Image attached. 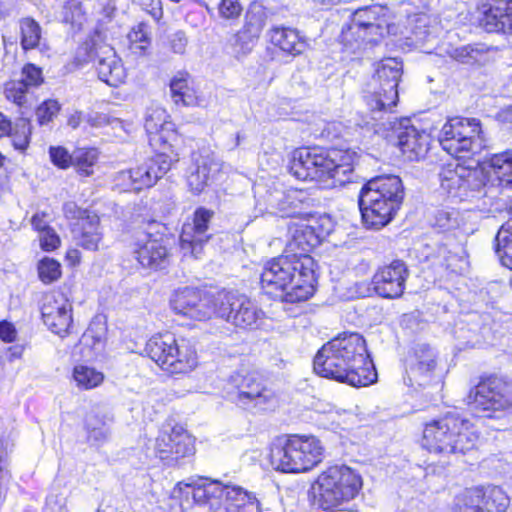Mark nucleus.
I'll list each match as a JSON object with an SVG mask.
<instances>
[{
	"instance_id": "obj_1",
	"label": "nucleus",
	"mask_w": 512,
	"mask_h": 512,
	"mask_svg": "<svg viewBox=\"0 0 512 512\" xmlns=\"http://www.w3.org/2000/svg\"><path fill=\"white\" fill-rule=\"evenodd\" d=\"M313 367L321 377L354 387L368 386L377 379L366 341L356 332H344L324 344L314 358Z\"/></svg>"
},
{
	"instance_id": "obj_2",
	"label": "nucleus",
	"mask_w": 512,
	"mask_h": 512,
	"mask_svg": "<svg viewBox=\"0 0 512 512\" xmlns=\"http://www.w3.org/2000/svg\"><path fill=\"white\" fill-rule=\"evenodd\" d=\"M265 293L285 302H300L315 291V262L310 255L286 254L269 260L261 272Z\"/></svg>"
},
{
	"instance_id": "obj_3",
	"label": "nucleus",
	"mask_w": 512,
	"mask_h": 512,
	"mask_svg": "<svg viewBox=\"0 0 512 512\" xmlns=\"http://www.w3.org/2000/svg\"><path fill=\"white\" fill-rule=\"evenodd\" d=\"M355 153L348 150L300 148L293 152L289 170L299 180H313L324 188H336L350 182Z\"/></svg>"
},
{
	"instance_id": "obj_4",
	"label": "nucleus",
	"mask_w": 512,
	"mask_h": 512,
	"mask_svg": "<svg viewBox=\"0 0 512 512\" xmlns=\"http://www.w3.org/2000/svg\"><path fill=\"white\" fill-rule=\"evenodd\" d=\"M173 498L207 504L211 512H259L257 499L242 487L219 481H181L172 490Z\"/></svg>"
},
{
	"instance_id": "obj_5",
	"label": "nucleus",
	"mask_w": 512,
	"mask_h": 512,
	"mask_svg": "<svg viewBox=\"0 0 512 512\" xmlns=\"http://www.w3.org/2000/svg\"><path fill=\"white\" fill-rule=\"evenodd\" d=\"M404 187L395 175L369 180L359 194V208L367 228L379 230L388 225L401 207Z\"/></svg>"
},
{
	"instance_id": "obj_6",
	"label": "nucleus",
	"mask_w": 512,
	"mask_h": 512,
	"mask_svg": "<svg viewBox=\"0 0 512 512\" xmlns=\"http://www.w3.org/2000/svg\"><path fill=\"white\" fill-rule=\"evenodd\" d=\"M479 435L474 425L457 414H447L425 425L422 446L442 456L465 454L476 448Z\"/></svg>"
},
{
	"instance_id": "obj_7",
	"label": "nucleus",
	"mask_w": 512,
	"mask_h": 512,
	"mask_svg": "<svg viewBox=\"0 0 512 512\" xmlns=\"http://www.w3.org/2000/svg\"><path fill=\"white\" fill-rule=\"evenodd\" d=\"M148 356L169 374H187L198 366V355L191 342L166 332L153 335L146 343Z\"/></svg>"
},
{
	"instance_id": "obj_8",
	"label": "nucleus",
	"mask_w": 512,
	"mask_h": 512,
	"mask_svg": "<svg viewBox=\"0 0 512 512\" xmlns=\"http://www.w3.org/2000/svg\"><path fill=\"white\" fill-rule=\"evenodd\" d=\"M324 451V446L315 436L289 435L283 446L272 449L271 463L282 472H307L322 462Z\"/></svg>"
},
{
	"instance_id": "obj_9",
	"label": "nucleus",
	"mask_w": 512,
	"mask_h": 512,
	"mask_svg": "<svg viewBox=\"0 0 512 512\" xmlns=\"http://www.w3.org/2000/svg\"><path fill=\"white\" fill-rule=\"evenodd\" d=\"M362 486L359 474L347 466H332L322 472L312 489L322 509L339 507L353 499Z\"/></svg>"
},
{
	"instance_id": "obj_10",
	"label": "nucleus",
	"mask_w": 512,
	"mask_h": 512,
	"mask_svg": "<svg viewBox=\"0 0 512 512\" xmlns=\"http://www.w3.org/2000/svg\"><path fill=\"white\" fill-rule=\"evenodd\" d=\"M439 143L456 158L480 152L485 146L480 121L461 117L449 119L440 131Z\"/></svg>"
},
{
	"instance_id": "obj_11",
	"label": "nucleus",
	"mask_w": 512,
	"mask_h": 512,
	"mask_svg": "<svg viewBox=\"0 0 512 512\" xmlns=\"http://www.w3.org/2000/svg\"><path fill=\"white\" fill-rule=\"evenodd\" d=\"M403 72L402 63L396 58L382 60L364 94L371 111H391L397 105L398 84Z\"/></svg>"
},
{
	"instance_id": "obj_12",
	"label": "nucleus",
	"mask_w": 512,
	"mask_h": 512,
	"mask_svg": "<svg viewBox=\"0 0 512 512\" xmlns=\"http://www.w3.org/2000/svg\"><path fill=\"white\" fill-rule=\"evenodd\" d=\"M219 293L212 294L195 287H182L171 296L172 311L192 321H208L213 316L218 317Z\"/></svg>"
},
{
	"instance_id": "obj_13",
	"label": "nucleus",
	"mask_w": 512,
	"mask_h": 512,
	"mask_svg": "<svg viewBox=\"0 0 512 512\" xmlns=\"http://www.w3.org/2000/svg\"><path fill=\"white\" fill-rule=\"evenodd\" d=\"M218 317L242 330L259 328L265 320V312L255 301L236 292H219Z\"/></svg>"
},
{
	"instance_id": "obj_14",
	"label": "nucleus",
	"mask_w": 512,
	"mask_h": 512,
	"mask_svg": "<svg viewBox=\"0 0 512 512\" xmlns=\"http://www.w3.org/2000/svg\"><path fill=\"white\" fill-rule=\"evenodd\" d=\"M469 404L475 410L491 413L512 407V391L507 381L490 376L478 383L469 393Z\"/></svg>"
},
{
	"instance_id": "obj_15",
	"label": "nucleus",
	"mask_w": 512,
	"mask_h": 512,
	"mask_svg": "<svg viewBox=\"0 0 512 512\" xmlns=\"http://www.w3.org/2000/svg\"><path fill=\"white\" fill-rule=\"evenodd\" d=\"M178 153L162 151L156 154L144 165L118 174V180L128 185L132 190L140 191L153 186L158 179L165 175L178 162Z\"/></svg>"
},
{
	"instance_id": "obj_16",
	"label": "nucleus",
	"mask_w": 512,
	"mask_h": 512,
	"mask_svg": "<svg viewBox=\"0 0 512 512\" xmlns=\"http://www.w3.org/2000/svg\"><path fill=\"white\" fill-rule=\"evenodd\" d=\"M482 173L454 161L446 164L439 173L440 187L449 196L463 200L469 191L483 185Z\"/></svg>"
},
{
	"instance_id": "obj_17",
	"label": "nucleus",
	"mask_w": 512,
	"mask_h": 512,
	"mask_svg": "<svg viewBox=\"0 0 512 512\" xmlns=\"http://www.w3.org/2000/svg\"><path fill=\"white\" fill-rule=\"evenodd\" d=\"M155 453L165 465L175 466L194 453V440L181 426L162 429L156 438Z\"/></svg>"
},
{
	"instance_id": "obj_18",
	"label": "nucleus",
	"mask_w": 512,
	"mask_h": 512,
	"mask_svg": "<svg viewBox=\"0 0 512 512\" xmlns=\"http://www.w3.org/2000/svg\"><path fill=\"white\" fill-rule=\"evenodd\" d=\"M214 216L212 210L199 207L193 214L192 222L184 223L180 235V247L184 255L190 254L198 258L203 246L208 242L209 223Z\"/></svg>"
},
{
	"instance_id": "obj_19",
	"label": "nucleus",
	"mask_w": 512,
	"mask_h": 512,
	"mask_svg": "<svg viewBox=\"0 0 512 512\" xmlns=\"http://www.w3.org/2000/svg\"><path fill=\"white\" fill-rule=\"evenodd\" d=\"M134 259L143 267L162 268L168 259V252L162 241L146 231H136L129 245Z\"/></svg>"
},
{
	"instance_id": "obj_20",
	"label": "nucleus",
	"mask_w": 512,
	"mask_h": 512,
	"mask_svg": "<svg viewBox=\"0 0 512 512\" xmlns=\"http://www.w3.org/2000/svg\"><path fill=\"white\" fill-rule=\"evenodd\" d=\"M408 269L403 261L395 260L381 267L372 278V285L377 295L383 298H398L405 289Z\"/></svg>"
},
{
	"instance_id": "obj_21",
	"label": "nucleus",
	"mask_w": 512,
	"mask_h": 512,
	"mask_svg": "<svg viewBox=\"0 0 512 512\" xmlns=\"http://www.w3.org/2000/svg\"><path fill=\"white\" fill-rule=\"evenodd\" d=\"M144 127L146 132L151 135L150 141L152 144H163V151L168 153L174 151L172 147L179 137L175 124L170 120V116L164 108H149L146 112Z\"/></svg>"
},
{
	"instance_id": "obj_22",
	"label": "nucleus",
	"mask_w": 512,
	"mask_h": 512,
	"mask_svg": "<svg viewBox=\"0 0 512 512\" xmlns=\"http://www.w3.org/2000/svg\"><path fill=\"white\" fill-rule=\"evenodd\" d=\"M41 313L44 324L57 335H65L72 325V304L61 293L47 296Z\"/></svg>"
},
{
	"instance_id": "obj_23",
	"label": "nucleus",
	"mask_w": 512,
	"mask_h": 512,
	"mask_svg": "<svg viewBox=\"0 0 512 512\" xmlns=\"http://www.w3.org/2000/svg\"><path fill=\"white\" fill-rule=\"evenodd\" d=\"M221 161L212 153L194 156V168L187 177V183L194 194L204 191L205 187L219 179L222 171Z\"/></svg>"
},
{
	"instance_id": "obj_24",
	"label": "nucleus",
	"mask_w": 512,
	"mask_h": 512,
	"mask_svg": "<svg viewBox=\"0 0 512 512\" xmlns=\"http://www.w3.org/2000/svg\"><path fill=\"white\" fill-rule=\"evenodd\" d=\"M235 402L253 413L267 411L274 407L273 393L253 379H245L237 392Z\"/></svg>"
},
{
	"instance_id": "obj_25",
	"label": "nucleus",
	"mask_w": 512,
	"mask_h": 512,
	"mask_svg": "<svg viewBox=\"0 0 512 512\" xmlns=\"http://www.w3.org/2000/svg\"><path fill=\"white\" fill-rule=\"evenodd\" d=\"M169 87L176 105L205 107L208 104V99L197 89L193 77L186 71H178L171 78Z\"/></svg>"
},
{
	"instance_id": "obj_26",
	"label": "nucleus",
	"mask_w": 512,
	"mask_h": 512,
	"mask_svg": "<svg viewBox=\"0 0 512 512\" xmlns=\"http://www.w3.org/2000/svg\"><path fill=\"white\" fill-rule=\"evenodd\" d=\"M401 124L402 128L398 133V146L403 155L410 161L423 159L429 151L431 136L423 129L413 125Z\"/></svg>"
},
{
	"instance_id": "obj_27",
	"label": "nucleus",
	"mask_w": 512,
	"mask_h": 512,
	"mask_svg": "<svg viewBox=\"0 0 512 512\" xmlns=\"http://www.w3.org/2000/svg\"><path fill=\"white\" fill-rule=\"evenodd\" d=\"M481 23L488 32H502L512 37V0H491Z\"/></svg>"
},
{
	"instance_id": "obj_28",
	"label": "nucleus",
	"mask_w": 512,
	"mask_h": 512,
	"mask_svg": "<svg viewBox=\"0 0 512 512\" xmlns=\"http://www.w3.org/2000/svg\"><path fill=\"white\" fill-rule=\"evenodd\" d=\"M71 234L77 246L89 251L98 250L103 238L99 217L94 214L80 222L71 223Z\"/></svg>"
},
{
	"instance_id": "obj_29",
	"label": "nucleus",
	"mask_w": 512,
	"mask_h": 512,
	"mask_svg": "<svg viewBox=\"0 0 512 512\" xmlns=\"http://www.w3.org/2000/svg\"><path fill=\"white\" fill-rule=\"evenodd\" d=\"M96 70L101 81L110 86L117 87L126 78V70L121 59L111 47H105L102 55H98Z\"/></svg>"
},
{
	"instance_id": "obj_30",
	"label": "nucleus",
	"mask_w": 512,
	"mask_h": 512,
	"mask_svg": "<svg viewBox=\"0 0 512 512\" xmlns=\"http://www.w3.org/2000/svg\"><path fill=\"white\" fill-rule=\"evenodd\" d=\"M291 238L287 242V254L309 255L308 253L321 243L324 235L316 233L311 225L290 227Z\"/></svg>"
},
{
	"instance_id": "obj_31",
	"label": "nucleus",
	"mask_w": 512,
	"mask_h": 512,
	"mask_svg": "<svg viewBox=\"0 0 512 512\" xmlns=\"http://www.w3.org/2000/svg\"><path fill=\"white\" fill-rule=\"evenodd\" d=\"M268 35L275 47L292 56L300 55L307 47L306 39L294 28L273 27Z\"/></svg>"
},
{
	"instance_id": "obj_32",
	"label": "nucleus",
	"mask_w": 512,
	"mask_h": 512,
	"mask_svg": "<svg viewBox=\"0 0 512 512\" xmlns=\"http://www.w3.org/2000/svg\"><path fill=\"white\" fill-rule=\"evenodd\" d=\"M488 166L499 186L512 189V150L494 154L489 159Z\"/></svg>"
},
{
	"instance_id": "obj_33",
	"label": "nucleus",
	"mask_w": 512,
	"mask_h": 512,
	"mask_svg": "<svg viewBox=\"0 0 512 512\" xmlns=\"http://www.w3.org/2000/svg\"><path fill=\"white\" fill-rule=\"evenodd\" d=\"M261 32V26L246 23L244 27L230 39L232 53L236 57L248 54L254 47Z\"/></svg>"
},
{
	"instance_id": "obj_34",
	"label": "nucleus",
	"mask_w": 512,
	"mask_h": 512,
	"mask_svg": "<svg viewBox=\"0 0 512 512\" xmlns=\"http://www.w3.org/2000/svg\"><path fill=\"white\" fill-rule=\"evenodd\" d=\"M296 191H276L270 195L269 206L281 217H294L300 213L301 201Z\"/></svg>"
},
{
	"instance_id": "obj_35",
	"label": "nucleus",
	"mask_w": 512,
	"mask_h": 512,
	"mask_svg": "<svg viewBox=\"0 0 512 512\" xmlns=\"http://www.w3.org/2000/svg\"><path fill=\"white\" fill-rule=\"evenodd\" d=\"M104 378L103 372L86 364H77L72 370V381L80 390L94 389L103 383Z\"/></svg>"
},
{
	"instance_id": "obj_36",
	"label": "nucleus",
	"mask_w": 512,
	"mask_h": 512,
	"mask_svg": "<svg viewBox=\"0 0 512 512\" xmlns=\"http://www.w3.org/2000/svg\"><path fill=\"white\" fill-rule=\"evenodd\" d=\"M62 21L74 31H80L88 22L87 7L79 0H68L62 7Z\"/></svg>"
},
{
	"instance_id": "obj_37",
	"label": "nucleus",
	"mask_w": 512,
	"mask_h": 512,
	"mask_svg": "<svg viewBox=\"0 0 512 512\" xmlns=\"http://www.w3.org/2000/svg\"><path fill=\"white\" fill-rule=\"evenodd\" d=\"M484 496V486L466 489L456 496L455 509L458 512H484L481 507Z\"/></svg>"
},
{
	"instance_id": "obj_38",
	"label": "nucleus",
	"mask_w": 512,
	"mask_h": 512,
	"mask_svg": "<svg viewBox=\"0 0 512 512\" xmlns=\"http://www.w3.org/2000/svg\"><path fill=\"white\" fill-rule=\"evenodd\" d=\"M72 166L80 176L89 177L94 174V167L99 159V152L95 148H78L73 151Z\"/></svg>"
},
{
	"instance_id": "obj_39",
	"label": "nucleus",
	"mask_w": 512,
	"mask_h": 512,
	"mask_svg": "<svg viewBox=\"0 0 512 512\" xmlns=\"http://www.w3.org/2000/svg\"><path fill=\"white\" fill-rule=\"evenodd\" d=\"M495 240L502 264L512 270V220L501 226Z\"/></svg>"
},
{
	"instance_id": "obj_40",
	"label": "nucleus",
	"mask_w": 512,
	"mask_h": 512,
	"mask_svg": "<svg viewBox=\"0 0 512 512\" xmlns=\"http://www.w3.org/2000/svg\"><path fill=\"white\" fill-rule=\"evenodd\" d=\"M4 93L7 100L19 107H30L33 105V92L19 79L8 81L5 84Z\"/></svg>"
},
{
	"instance_id": "obj_41",
	"label": "nucleus",
	"mask_w": 512,
	"mask_h": 512,
	"mask_svg": "<svg viewBox=\"0 0 512 512\" xmlns=\"http://www.w3.org/2000/svg\"><path fill=\"white\" fill-rule=\"evenodd\" d=\"M485 496L482 506L484 512H504L509 506V498L505 491L494 485L484 486Z\"/></svg>"
},
{
	"instance_id": "obj_42",
	"label": "nucleus",
	"mask_w": 512,
	"mask_h": 512,
	"mask_svg": "<svg viewBox=\"0 0 512 512\" xmlns=\"http://www.w3.org/2000/svg\"><path fill=\"white\" fill-rule=\"evenodd\" d=\"M20 43L24 50L36 48L41 40V27L32 18L26 17L20 20Z\"/></svg>"
},
{
	"instance_id": "obj_43",
	"label": "nucleus",
	"mask_w": 512,
	"mask_h": 512,
	"mask_svg": "<svg viewBox=\"0 0 512 512\" xmlns=\"http://www.w3.org/2000/svg\"><path fill=\"white\" fill-rule=\"evenodd\" d=\"M130 49L133 53H143L150 45V31L147 24H137L128 34Z\"/></svg>"
},
{
	"instance_id": "obj_44",
	"label": "nucleus",
	"mask_w": 512,
	"mask_h": 512,
	"mask_svg": "<svg viewBox=\"0 0 512 512\" xmlns=\"http://www.w3.org/2000/svg\"><path fill=\"white\" fill-rule=\"evenodd\" d=\"M463 223V216L455 209L446 208L438 210L434 217V225L445 231L459 228Z\"/></svg>"
},
{
	"instance_id": "obj_45",
	"label": "nucleus",
	"mask_w": 512,
	"mask_h": 512,
	"mask_svg": "<svg viewBox=\"0 0 512 512\" xmlns=\"http://www.w3.org/2000/svg\"><path fill=\"white\" fill-rule=\"evenodd\" d=\"M31 134L30 122L26 119H20L16 125L13 133H10L12 144L16 150L25 151L29 145Z\"/></svg>"
},
{
	"instance_id": "obj_46",
	"label": "nucleus",
	"mask_w": 512,
	"mask_h": 512,
	"mask_svg": "<svg viewBox=\"0 0 512 512\" xmlns=\"http://www.w3.org/2000/svg\"><path fill=\"white\" fill-rule=\"evenodd\" d=\"M38 274L43 283L50 284L61 276V266L58 261L45 257L38 264Z\"/></svg>"
},
{
	"instance_id": "obj_47",
	"label": "nucleus",
	"mask_w": 512,
	"mask_h": 512,
	"mask_svg": "<svg viewBox=\"0 0 512 512\" xmlns=\"http://www.w3.org/2000/svg\"><path fill=\"white\" fill-rule=\"evenodd\" d=\"M447 54L458 62L468 64L477 61L481 52L471 45H465L448 49Z\"/></svg>"
},
{
	"instance_id": "obj_48",
	"label": "nucleus",
	"mask_w": 512,
	"mask_h": 512,
	"mask_svg": "<svg viewBox=\"0 0 512 512\" xmlns=\"http://www.w3.org/2000/svg\"><path fill=\"white\" fill-rule=\"evenodd\" d=\"M20 81L32 89L38 87L43 82L42 71L33 64H27L23 67Z\"/></svg>"
},
{
	"instance_id": "obj_49",
	"label": "nucleus",
	"mask_w": 512,
	"mask_h": 512,
	"mask_svg": "<svg viewBox=\"0 0 512 512\" xmlns=\"http://www.w3.org/2000/svg\"><path fill=\"white\" fill-rule=\"evenodd\" d=\"M60 110V105L56 100H47L43 102L36 111L37 119L40 125L48 124Z\"/></svg>"
},
{
	"instance_id": "obj_50",
	"label": "nucleus",
	"mask_w": 512,
	"mask_h": 512,
	"mask_svg": "<svg viewBox=\"0 0 512 512\" xmlns=\"http://www.w3.org/2000/svg\"><path fill=\"white\" fill-rule=\"evenodd\" d=\"M49 155L52 163L61 169H67L72 166L73 153L70 154L64 147H50Z\"/></svg>"
},
{
	"instance_id": "obj_51",
	"label": "nucleus",
	"mask_w": 512,
	"mask_h": 512,
	"mask_svg": "<svg viewBox=\"0 0 512 512\" xmlns=\"http://www.w3.org/2000/svg\"><path fill=\"white\" fill-rule=\"evenodd\" d=\"M218 12L223 19H236L241 15L242 5L238 0H222L218 5Z\"/></svg>"
},
{
	"instance_id": "obj_52",
	"label": "nucleus",
	"mask_w": 512,
	"mask_h": 512,
	"mask_svg": "<svg viewBox=\"0 0 512 512\" xmlns=\"http://www.w3.org/2000/svg\"><path fill=\"white\" fill-rule=\"evenodd\" d=\"M456 337L461 340L464 347H477L482 344V338L475 329L460 327L456 330Z\"/></svg>"
},
{
	"instance_id": "obj_53",
	"label": "nucleus",
	"mask_w": 512,
	"mask_h": 512,
	"mask_svg": "<svg viewBox=\"0 0 512 512\" xmlns=\"http://www.w3.org/2000/svg\"><path fill=\"white\" fill-rule=\"evenodd\" d=\"M110 421L111 419L106 413L99 410H91L85 418V429L107 427Z\"/></svg>"
},
{
	"instance_id": "obj_54",
	"label": "nucleus",
	"mask_w": 512,
	"mask_h": 512,
	"mask_svg": "<svg viewBox=\"0 0 512 512\" xmlns=\"http://www.w3.org/2000/svg\"><path fill=\"white\" fill-rule=\"evenodd\" d=\"M63 213L68 220L72 221V223L80 222L83 220V218H86V216L95 214L90 211L81 209L75 202L72 201L66 202L63 205Z\"/></svg>"
},
{
	"instance_id": "obj_55",
	"label": "nucleus",
	"mask_w": 512,
	"mask_h": 512,
	"mask_svg": "<svg viewBox=\"0 0 512 512\" xmlns=\"http://www.w3.org/2000/svg\"><path fill=\"white\" fill-rule=\"evenodd\" d=\"M40 247L45 251H53L60 245V238L53 228L44 230L39 234Z\"/></svg>"
},
{
	"instance_id": "obj_56",
	"label": "nucleus",
	"mask_w": 512,
	"mask_h": 512,
	"mask_svg": "<svg viewBox=\"0 0 512 512\" xmlns=\"http://www.w3.org/2000/svg\"><path fill=\"white\" fill-rule=\"evenodd\" d=\"M439 253L443 257L444 264L447 269H450L453 272L462 270V264L465 262L462 256L452 253L451 251H447L446 247H441L439 249Z\"/></svg>"
},
{
	"instance_id": "obj_57",
	"label": "nucleus",
	"mask_w": 512,
	"mask_h": 512,
	"mask_svg": "<svg viewBox=\"0 0 512 512\" xmlns=\"http://www.w3.org/2000/svg\"><path fill=\"white\" fill-rule=\"evenodd\" d=\"M105 332L106 329L103 324L99 323H93L88 328L87 332L84 334L85 340H88L89 338L93 339L94 345L101 344L105 339Z\"/></svg>"
},
{
	"instance_id": "obj_58",
	"label": "nucleus",
	"mask_w": 512,
	"mask_h": 512,
	"mask_svg": "<svg viewBox=\"0 0 512 512\" xmlns=\"http://www.w3.org/2000/svg\"><path fill=\"white\" fill-rule=\"evenodd\" d=\"M188 44V39L184 32L177 31L170 38V47L174 53L184 54Z\"/></svg>"
},
{
	"instance_id": "obj_59",
	"label": "nucleus",
	"mask_w": 512,
	"mask_h": 512,
	"mask_svg": "<svg viewBox=\"0 0 512 512\" xmlns=\"http://www.w3.org/2000/svg\"><path fill=\"white\" fill-rule=\"evenodd\" d=\"M86 431L88 434V441L92 442L95 445L103 444L108 439L110 434L108 426L94 428Z\"/></svg>"
},
{
	"instance_id": "obj_60",
	"label": "nucleus",
	"mask_w": 512,
	"mask_h": 512,
	"mask_svg": "<svg viewBox=\"0 0 512 512\" xmlns=\"http://www.w3.org/2000/svg\"><path fill=\"white\" fill-rule=\"evenodd\" d=\"M85 122L95 128L111 124L110 119L106 114L93 111L86 113Z\"/></svg>"
},
{
	"instance_id": "obj_61",
	"label": "nucleus",
	"mask_w": 512,
	"mask_h": 512,
	"mask_svg": "<svg viewBox=\"0 0 512 512\" xmlns=\"http://www.w3.org/2000/svg\"><path fill=\"white\" fill-rule=\"evenodd\" d=\"M0 338L5 342H12L16 338V329L10 322L0 323Z\"/></svg>"
},
{
	"instance_id": "obj_62",
	"label": "nucleus",
	"mask_w": 512,
	"mask_h": 512,
	"mask_svg": "<svg viewBox=\"0 0 512 512\" xmlns=\"http://www.w3.org/2000/svg\"><path fill=\"white\" fill-rule=\"evenodd\" d=\"M46 216H47L46 213L41 212V213L34 214L31 219V225L39 234L42 233L44 230L50 228V226L47 224V221L45 219Z\"/></svg>"
},
{
	"instance_id": "obj_63",
	"label": "nucleus",
	"mask_w": 512,
	"mask_h": 512,
	"mask_svg": "<svg viewBox=\"0 0 512 512\" xmlns=\"http://www.w3.org/2000/svg\"><path fill=\"white\" fill-rule=\"evenodd\" d=\"M85 116L86 113L82 111H74L70 114L68 118V126H70L73 129L78 128L82 122H85Z\"/></svg>"
},
{
	"instance_id": "obj_64",
	"label": "nucleus",
	"mask_w": 512,
	"mask_h": 512,
	"mask_svg": "<svg viewBox=\"0 0 512 512\" xmlns=\"http://www.w3.org/2000/svg\"><path fill=\"white\" fill-rule=\"evenodd\" d=\"M369 13H370V10H368V9L357 12L356 13L357 20L355 22V25H357L359 28H365V29H370V30L378 29L379 28L378 25H376L372 22H365V21L360 20V18H362L363 16H365Z\"/></svg>"
}]
</instances>
